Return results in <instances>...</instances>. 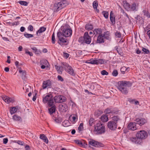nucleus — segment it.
Returning a JSON list of instances; mask_svg holds the SVG:
<instances>
[{"label":"nucleus","instance_id":"46","mask_svg":"<svg viewBox=\"0 0 150 150\" xmlns=\"http://www.w3.org/2000/svg\"><path fill=\"white\" fill-rule=\"evenodd\" d=\"M120 120L119 118L117 116H114L112 117V120L113 121L117 123V121Z\"/></svg>","mask_w":150,"mask_h":150},{"label":"nucleus","instance_id":"14","mask_svg":"<svg viewBox=\"0 0 150 150\" xmlns=\"http://www.w3.org/2000/svg\"><path fill=\"white\" fill-rule=\"evenodd\" d=\"M97 40L96 41L97 43H103L105 42L103 34L98 36Z\"/></svg>","mask_w":150,"mask_h":150},{"label":"nucleus","instance_id":"22","mask_svg":"<svg viewBox=\"0 0 150 150\" xmlns=\"http://www.w3.org/2000/svg\"><path fill=\"white\" fill-rule=\"evenodd\" d=\"M40 138L44 142L46 143H48V139L46 136L44 134H41L40 135Z\"/></svg>","mask_w":150,"mask_h":150},{"label":"nucleus","instance_id":"15","mask_svg":"<svg viewBox=\"0 0 150 150\" xmlns=\"http://www.w3.org/2000/svg\"><path fill=\"white\" fill-rule=\"evenodd\" d=\"M93 33L95 35L94 37L97 36L102 34V30L100 28H95L93 30Z\"/></svg>","mask_w":150,"mask_h":150},{"label":"nucleus","instance_id":"20","mask_svg":"<svg viewBox=\"0 0 150 150\" xmlns=\"http://www.w3.org/2000/svg\"><path fill=\"white\" fill-rule=\"evenodd\" d=\"M69 118L71 122L73 123H74L77 120V116L74 114L70 115Z\"/></svg>","mask_w":150,"mask_h":150},{"label":"nucleus","instance_id":"64","mask_svg":"<svg viewBox=\"0 0 150 150\" xmlns=\"http://www.w3.org/2000/svg\"><path fill=\"white\" fill-rule=\"evenodd\" d=\"M25 149L26 150H30V148L29 146L26 145L25 147Z\"/></svg>","mask_w":150,"mask_h":150},{"label":"nucleus","instance_id":"36","mask_svg":"<svg viewBox=\"0 0 150 150\" xmlns=\"http://www.w3.org/2000/svg\"><path fill=\"white\" fill-rule=\"evenodd\" d=\"M138 139L135 137H132L130 138V140L133 143L137 144L138 143L137 141Z\"/></svg>","mask_w":150,"mask_h":150},{"label":"nucleus","instance_id":"21","mask_svg":"<svg viewBox=\"0 0 150 150\" xmlns=\"http://www.w3.org/2000/svg\"><path fill=\"white\" fill-rule=\"evenodd\" d=\"M104 112L106 114H112L114 113L115 112L112 108H108L105 110Z\"/></svg>","mask_w":150,"mask_h":150},{"label":"nucleus","instance_id":"3","mask_svg":"<svg viewBox=\"0 0 150 150\" xmlns=\"http://www.w3.org/2000/svg\"><path fill=\"white\" fill-rule=\"evenodd\" d=\"M91 37L89 35L88 32L85 33L83 37H81L78 39L79 42L83 44L85 43L89 44L91 42Z\"/></svg>","mask_w":150,"mask_h":150},{"label":"nucleus","instance_id":"44","mask_svg":"<svg viewBox=\"0 0 150 150\" xmlns=\"http://www.w3.org/2000/svg\"><path fill=\"white\" fill-rule=\"evenodd\" d=\"M25 37L27 38H32L33 37V35L28 33H25L24 34Z\"/></svg>","mask_w":150,"mask_h":150},{"label":"nucleus","instance_id":"33","mask_svg":"<svg viewBox=\"0 0 150 150\" xmlns=\"http://www.w3.org/2000/svg\"><path fill=\"white\" fill-rule=\"evenodd\" d=\"M85 28L86 30H91L93 29V27L92 24L88 23L86 25Z\"/></svg>","mask_w":150,"mask_h":150},{"label":"nucleus","instance_id":"1","mask_svg":"<svg viewBox=\"0 0 150 150\" xmlns=\"http://www.w3.org/2000/svg\"><path fill=\"white\" fill-rule=\"evenodd\" d=\"M117 88L123 94H126L128 93V88L132 85L131 82L127 81H121L118 82Z\"/></svg>","mask_w":150,"mask_h":150},{"label":"nucleus","instance_id":"28","mask_svg":"<svg viewBox=\"0 0 150 150\" xmlns=\"http://www.w3.org/2000/svg\"><path fill=\"white\" fill-rule=\"evenodd\" d=\"M46 28L44 27H40L39 29L36 32V34L38 35V33H41L45 31L46 30Z\"/></svg>","mask_w":150,"mask_h":150},{"label":"nucleus","instance_id":"2","mask_svg":"<svg viewBox=\"0 0 150 150\" xmlns=\"http://www.w3.org/2000/svg\"><path fill=\"white\" fill-rule=\"evenodd\" d=\"M105 131V126L101 123H98L94 126V132L97 134H104Z\"/></svg>","mask_w":150,"mask_h":150},{"label":"nucleus","instance_id":"63","mask_svg":"<svg viewBox=\"0 0 150 150\" xmlns=\"http://www.w3.org/2000/svg\"><path fill=\"white\" fill-rule=\"evenodd\" d=\"M20 30L21 32H23L25 31V28L24 27L22 26L21 27Z\"/></svg>","mask_w":150,"mask_h":150},{"label":"nucleus","instance_id":"38","mask_svg":"<svg viewBox=\"0 0 150 150\" xmlns=\"http://www.w3.org/2000/svg\"><path fill=\"white\" fill-rule=\"evenodd\" d=\"M136 5L135 3H133L131 6H130V10L132 11H134L136 9Z\"/></svg>","mask_w":150,"mask_h":150},{"label":"nucleus","instance_id":"62","mask_svg":"<svg viewBox=\"0 0 150 150\" xmlns=\"http://www.w3.org/2000/svg\"><path fill=\"white\" fill-rule=\"evenodd\" d=\"M64 56L66 58H67L69 56V54L67 53H64Z\"/></svg>","mask_w":150,"mask_h":150},{"label":"nucleus","instance_id":"56","mask_svg":"<svg viewBox=\"0 0 150 150\" xmlns=\"http://www.w3.org/2000/svg\"><path fill=\"white\" fill-rule=\"evenodd\" d=\"M35 54H36L37 55H39L41 54V52L40 50L37 49V50L35 52Z\"/></svg>","mask_w":150,"mask_h":150},{"label":"nucleus","instance_id":"34","mask_svg":"<svg viewBox=\"0 0 150 150\" xmlns=\"http://www.w3.org/2000/svg\"><path fill=\"white\" fill-rule=\"evenodd\" d=\"M17 111V109L16 107H14L11 108L10 109V113L11 115L15 113Z\"/></svg>","mask_w":150,"mask_h":150},{"label":"nucleus","instance_id":"26","mask_svg":"<svg viewBox=\"0 0 150 150\" xmlns=\"http://www.w3.org/2000/svg\"><path fill=\"white\" fill-rule=\"evenodd\" d=\"M97 65L98 64H102L106 63L108 61V60H106L103 59H97Z\"/></svg>","mask_w":150,"mask_h":150},{"label":"nucleus","instance_id":"25","mask_svg":"<svg viewBox=\"0 0 150 150\" xmlns=\"http://www.w3.org/2000/svg\"><path fill=\"white\" fill-rule=\"evenodd\" d=\"M123 6L127 10H130V5L126 1H124L123 2Z\"/></svg>","mask_w":150,"mask_h":150},{"label":"nucleus","instance_id":"49","mask_svg":"<svg viewBox=\"0 0 150 150\" xmlns=\"http://www.w3.org/2000/svg\"><path fill=\"white\" fill-rule=\"evenodd\" d=\"M142 50L143 52H145V53H146V54H148L149 53H150L149 50H148L147 49H146L145 48L142 47Z\"/></svg>","mask_w":150,"mask_h":150},{"label":"nucleus","instance_id":"31","mask_svg":"<svg viewBox=\"0 0 150 150\" xmlns=\"http://www.w3.org/2000/svg\"><path fill=\"white\" fill-rule=\"evenodd\" d=\"M55 67L58 72L59 74H61L63 71L62 67L58 66L57 65H55Z\"/></svg>","mask_w":150,"mask_h":150},{"label":"nucleus","instance_id":"4","mask_svg":"<svg viewBox=\"0 0 150 150\" xmlns=\"http://www.w3.org/2000/svg\"><path fill=\"white\" fill-rule=\"evenodd\" d=\"M42 102L44 103H47L48 105L50 106H52L54 103L52 95L48 94L43 96Z\"/></svg>","mask_w":150,"mask_h":150},{"label":"nucleus","instance_id":"5","mask_svg":"<svg viewBox=\"0 0 150 150\" xmlns=\"http://www.w3.org/2000/svg\"><path fill=\"white\" fill-rule=\"evenodd\" d=\"M60 2L55 3L54 4V8L57 11H59L64 7L67 4L66 0H60Z\"/></svg>","mask_w":150,"mask_h":150},{"label":"nucleus","instance_id":"23","mask_svg":"<svg viewBox=\"0 0 150 150\" xmlns=\"http://www.w3.org/2000/svg\"><path fill=\"white\" fill-rule=\"evenodd\" d=\"M100 120L103 122H105L108 120V116L107 115H102L100 118Z\"/></svg>","mask_w":150,"mask_h":150},{"label":"nucleus","instance_id":"24","mask_svg":"<svg viewBox=\"0 0 150 150\" xmlns=\"http://www.w3.org/2000/svg\"><path fill=\"white\" fill-rule=\"evenodd\" d=\"M103 34L104 39L108 40H110L111 39L110 33L108 31H107L105 32Z\"/></svg>","mask_w":150,"mask_h":150},{"label":"nucleus","instance_id":"16","mask_svg":"<svg viewBox=\"0 0 150 150\" xmlns=\"http://www.w3.org/2000/svg\"><path fill=\"white\" fill-rule=\"evenodd\" d=\"M2 99L6 103H9L14 102L13 99L6 96H3L2 97Z\"/></svg>","mask_w":150,"mask_h":150},{"label":"nucleus","instance_id":"54","mask_svg":"<svg viewBox=\"0 0 150 150\" xmlns=\"http://www.w3.org/2000/svg\"><path fill=\"white\" fill-rule=\"evenodd\" d=\"M28 30L30 31H33V27L32 25H30L28 27Z\"/></svg>","mask_w":150,"mask_h":150},{"label":"nucleus","instance_id":"27","mask_svg":"<svg viewBox=\"0 0 150 150\" xmlns=\"http://www.w3.org/2000/svg\"><path fill=\"white\" fill-rule=\"evenodd\" d=\"M98 6V3L97 1H94L93 3V8L98 12H99V10L97 9Z\"/></svg>","mask_w":150,"mask_h":150},{"label":"nucleus","instance_id":"35","mask_svg":"<svg viewBox=\"0 0 150 150\" xmlns=\"http://www.w3.org/2000/svg\"><path fill=\"white\" fill-rule=\"evenodd\" d=\"M13 119L15 121H18L21 120V117L17 115H14L13 116Z\"/></svg>","mask_w":150,"mask_h":150},{"label":"nucleus","instance_id":"58","mask_svg":"<svg viewBox=\"0 0 150 150\" xmlns=\"http://www.w3.org/2000/svg\"><path fill=\"white\" fill-rule=\"evenodd\" d=\"M122 69H123L124 70H125V71H129V68L127 67L126 68L125 67H122Z\"/></svg>","mask_w":150,"mask_h":150},{"label":"nucleus","instance_id":"10","mask_svg":"<svg viewBox=\"0 0 150 150\" xmlns=\"http://www.w3.org/2000/svg\"><path fill=\"white\" fill-rule=\"evenodd\" d=\"M54 99L55 102L57 103L65 102L66 100V98L62 96H56Z\"/></svg>","mask_w":150,"mask_h":150},{"label":"nucleus","instance_id":"55","mask_svg":"<svg viewBox=\"0 0 150 150\" xmlns=\"http://www.w3.org/2000/svg\"><path fill=\"white\" fill-rule=\"evenodd\" d=\"M101 74L103 75H108V73L105 70H103L101 71Z\"/></svg>","mask_w":150,"mask_h":150},{"label":"nucleus","instance_id":"43","mask_svg":"<svg viewBox=\"0 0 150 150\" xmlns=\"http://www.w3.org/2000/svg\"><path fill=\"white\" fill-rule=\"evenodd\" d=\"M18 3L21 5L27 6L28 5V3L26 1H19Z\"/></svg>","mask_w":150,"mask_h":150},{"label":"nucleus","instance_id":"13","mask_svg":"<svg viewBox=\"0 0 150 150\" xmlns=\"http://www.w3.org/2000/svg\"><path fill=\"white\" fill-rule=\"evenodd\" d=\"M136 123L134 122H130L127 126V128L129 130H135L137 129V128L136 126Z\"/></svg>","mask_w":150,"mask_h":150},{"label":"nucleus","instance_id":"19","mask_svg":"<svg viewBox=\"0 0 150 150\" xmlns=\"http://www.w3.org/2000/svg\"><path fill=\"white\" fill-rule=\"evenodd\" d=\"M110 21L113 25H114L115 23V15L112 11H111L110 13Z\"/></svg>","mask_w":150,"mask_h":150},{"label":"nucleus","instance_id":"42","mask_svg":"<svg viewBox=\"0 0 150 150\" xmlns=\"http://www.w3.org/2000/svg\"><path fill=\"white\" fill-rule=\"evenodd\" d=\"M102 14L103 15L104 17L106 19L108 18L109 14L108 12L107 11H103L102 12Z\"/></svg>","mask_w":150,"mask_h":150},{"label":"nucleus","instance_id":"37","mask_svg":"<svg viewBox=\"0 0 150 150\" xmlns=\"http://www.w3.org/2000/svg\"><path fill=\"white\" fill-rule=\"evenodd\" d=\"M40 64L45 65L47 66H48V62L46 60L43 59L40 61Z\"/></svg>","mask_w":150,"mask_h":150},{"label":"nucleus","instance_id":"40","mask_svg":"<svg viewBox=\"0 0 150 150\" xmlns=\"http://www.w3.org/2000/svg\"><path fill=\"white\" fill-rule=\"evenodd\" d=\"M88 63L92 64H96L97 65V58H95L94 59L90 60L89 62H88Z\"/></svg>","mask_w":150,"mask_h":150},{"label":"nucleus","instance_id":"60","mask_svg":"<svg viewBox=\"0 0 150 150\" xmlns=\"http://www.w3.org/2000/svg\"><path fill=\"white\" fill-rule=\"evenodd\" d=\"M8 142V139L6 138L3 139V143L4 144H7Z\"/></svg>","mask_w":150,"mask_h":150},{"label":"nucleus","instance_id":"8","mask_svg":"<svg viewBox=\"0 0 150 150\" xmlns=\"http://www.w3.org/2000/svg\"><path fill=\"white\" fill-rule=\"evenodd\" d=\"M107 126L110 129L114 131L116 129L117 125V122L112 121H110L108 122Z\"/></svg>","mask_w":150,"mask_h":150},{"label":"nucleus","instance_id":"57","mask_svg":"<svg viewBox=\"0 0 150 150\" xmlns=\"http://www.w3.org/2000/svg\"><path fill=\"white\" fill-rule=\"evenodd\" d=\"M83 128V123H81L78 127V129L80 131H81Z\"/></svg>","mask_w":150,"mask_h":150},{"label":"nucleus","instance_id":"17","mask_svg":"<svg viewBox=\"0 0 150 150\" xmlns=\"http://www.w3.org/2000/svg\"><path fill=\"white\" fill-rule=\"evenodd\" d=\"M60 110L62 112H65L68 109V107L66 104H63L60 105L59 106Z\"/></svg>","mask_w":150,"mask_h":150},{"label":"nucleus","instance_id":"47","mask_svg":"<svg viewBox=\"0 0 150 150\" xmlns=\"http://www.w3.org/2000/svg\"><path fill=\"white\" fill-rule=\"evenodd\" d=\"M51 40L52 43L53 44H54L55 43L56 40L55 38V36L54 33H53L52 35Z\"/></svg>","mask_w":150,"mask_h":150},{"label":"nucleus","instance_id":"59","mask_svg":"<svg viewBox=\"0 0 150 150\" xmlns=\"http://www.w3.org/2000/svg\"><path fill=\"white\" fill-rule=\"evenodd\" d=\"M57 78L58 79V80L59 81H63V79L62 78V77L58 75L57 76Z\"/></svg>","mask_w":150,"mask_h":150},{"label":"nucleus","instance_id":"45","mask_svg":"<svg viewBox=\"0 0 150 150\" xmlns=\"http://www.w3.org/2000/svg\"><path fill=\"white\" fill-rule=\"evenodd\" d=\"M115 36L118 38H120L121 37V34L120 32L117 31L115 33Z\"/></svg>","mask_w":150,"mask_h":150},{"label":"nucleus","instance_id":"7","mask_svg":"<svg viewBox=\"0 0 150 150\" xmlns=\"http://www.w3.org/2000/svg\"><path fill=\"white\" fill-rule=\"evenodd\" d=\"M63 65L64 68L67 72L72 76L74 75V74L73 69L71 67L69 66L68 64L66 63H63Z\"/></svg>","mask_w":150,"mask_h":150},{"label":"nucleus","instance_id":"52","mask_svg":"<svg viewBox=\"0 0 150 150\" xmlns=\"http://www.w3.org/2000/svg\"><path fill=\"white\" fill-rule=\"evenodd\" d=\"M74 142L75 143L79 145H82L83 144V143H82L79 140H75Z\"/></svg>","mask_w":150,"mask_h":150},{"label":"nucleus","instance_id":"12","mask_svg":"<svg viewBox=\"0 0 150 150\" xmlns=\"http://www.w3.org/2000/svg\"><path fill=\"white\" fill-rule=\"evenodd\" d=\"M135 121L140 126L143 125L147 122L146 120V119L141 117L136 118Z\"/></svg>","mask_w":150,"mask_h":150},{"label":"nucleus","instance_id":"48","mask_svg":"<svg viewBox=\"0 0 150 150\" xmlns=\"http://www.w3.org/2000/svg\"><path fill=\"white\" fill-rule=\"evenodd\" d=\"M143 12L144 13V15L146 16V17L150 18V14L146 10H144Z\"/></svg>","mask_w":150,"mask_h":150},{"label":"nucleus","instance_id":"41","mask_svg":"<svg viewBox=\"0 0 150 150\" xmlns=\"http://www.w3.org/2000/svg\"><path fill=\"white\" fill-rule=\"evenodd\" d=\"M31 88L29 86H28L26 85L23 88V89L26 91V92H28L29 91V90H30Z\"/></svg>","mask_w":150,"mask_h":150},{"label":"nucleus","instance_id":"51","mask_svg":"<svg viewBox=\"0 0 150 150\" xmlns=\"http://www.w3.org/2000/svg\"><path fill=\"white\" fill-rule=\"evenodd\" d=\"M112 76H117L118 74L117 71L116 70H113L112 73Z\"/></svg>","mask_w":150,"mask_h":150},{"label":"nucleus","instance_id":"9","mask_svg":"<svg viewBox=\"0 0 150 150\" xmlns=\"http://www.w3.org/2000/svg\"><path fill=\"white\" fill-rule=\"evenodd\" d=\"M88 144L90 145L96 147H103L104 146L103 144L93 139H91L89 141Z\"/></svg>","mask_w":150,"mask_h":150},{"label":"nucleus","instance_id":"30","mask_svg":"<svg viewBox=\"0 0 150 150\" xmlns=\"http://www.w3.org/2000/svg\"><path fill=\"white\" fill-rule=\"evenodd\" d=\"M49 113L51 115L56 110V107L55 106H52L51 108L48 109Z\"/></svg>","mask_w":150,"mask_h":150},{"label":"nucleus","instance_id":"39","mask_svg":"<svg viewBox=\"0 0 150 150\" xmlns=\"http://www.w3.org/2000/svg\"><path fill=\"white\" fill-rule=\"evenodd\" d=\"M62 125L64 126L67 127L70 125V123L68 120H65L63 122Z\"/></svg>","mask_w":150,"mask_h":150},{"label":"nucleus","instance_id":"61","mask_svg":"<svg viewBox=\"0 0 150 150\" xmlns=\"http://www.w3.org/2000/svg\"><path fill=\"white\" fill-rule=\"evenodd\" d=\"M25 53L29 54L30 56H32L33 55V53L32 52L27 51L26 50L25 51Z\"/></svg>","mask_w":150,"mask_h":150},{"label":"nucleus","instance_id":"29","mask_svg":"<svg viewBox=\"0 0 150 150\" xmlns=\"http://www.w3.org/2000/svg\"><path fill=\"white\" fill-rule=\"evenodd\" d=\"M67 39L65 38L62 37L59 40V41L58 42V43L60 45H63V43L67 42Z\"/></svg>","mask_w":150,"mask_h":150},{"label":"nucleus","instance_id":"6","mask_svg":"<svg viewBox=\"0 0 150 150\" xmlns=\"http://www.w3.org/2000/svg\"><path fill=\"white\" fill-rule=\"evenodd\" d=\"M148 136L147 132L144 130H141L137 132L136 137L140 139H144L146 138Z\"/></svg>","mask_w":150,"mask_h":150},{"label":"nucleus","instance_id":"32","mask_svg":"<svg viewBox=\"0 0 150 150\" xmlns=\"http://www.w3.org/2000/svg\"><path fill=\"white\" fill-rule=\"evenodd\" d=\"M19 72L21 74L22 79L25 77L26 74V72L25 71H23L21 68H20L19 70Z\"/></svg>","mask_w":150,"mask_h":150},{"label":"nucleus","instance_id":"18","mask_svg":"<svg viewBox=\"0 0 150 150\" xmlns=\"http://www.w3.org/2000/svg\"><path fill=\"white\" fill-rule=\"evenodd\" d=\"M51 85V81L49 80L44 81L42 83V87L43 89H45L47 87H50Z\"/></svg>","mask_w":150,"mask_h":150},{"label":"nucleus","instance_id":"50","mask_svg":"<svg viewBox=\"0 0 150 150\" xmlns=\"http://www.w3.org/2000/svg\"><path fill=\"white\" fill-rule=\"evenodd\" d=\"M62 35L63 36L62 33V34L61 32H59L57 33V36L59 40L60 38H62Z\"/></svg>","mask_w":150,"mask_h":150},{"label":"nucleus","instance_id":"53","mask_svg":"<svg viewBox=\"0 0 150 150\" xmlns=\"http://www.w3.org/2000/svg\"><path fill=\"white\" fill-rule=\"evenodd\" d=\"M94 121V119L93 118H90L89 122V124L90 126H91L92 125V124Z\"/></svg>","mask_w":150,"mask_h":150},{"label":"nucleus","instance_id":"11","mask_svg":"<svg viewBox=\"0 0 150 150\" xmlns=\"http://www.w3.org/2000/svg\"><path fill=\"white\" fill-rule=\"evenodd\" d=\"M72 30L71 29H64L62 31L63 36L65 37H69L71 35Z\"/></svg>","mask_w":150,"mask_h":150}]
</instances>
